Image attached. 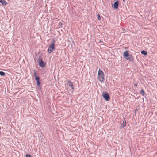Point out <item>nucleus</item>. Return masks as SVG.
<instances>
[{"mask_svg": "<svg viewBox=\"0 0 157 157\" xmlns=\"http://www.w3.org/2000/svg\"><path fill=\"white\" fill-rule=\"evenodd\" d=\"M123 56L127 60H128L130 61L133 60V58L131 55H130L128 53V51H127L123 53Z\"/></svg>", "mask_w": 157, "mask_h": 157, "instance_id": "obj_1", "label": "nucleus"}, {"mask_svg": "<svg viewBox=\"0 0 157 157\" xmlns=\"http://www.w3.org/2000/svg\"><path fill=\"white\" fill-rule=\"evenodd\" d=\"M98 78L100 82H102L104 80V74L103 71L99 69L98 72Z\"/></svg>", "mask_w": 157, "mask_h": 157, "instance_id": "obj_2", "label": "nucleus"}, {"mask_svg": "<svg viewBox=\"0 0 157 157\" xmlns=\"http://www.w3.org/2000/svg\"><path fill=\"white\" fill-rule=\"evenodd\" d=\"M55 49V40H53L52 43L51 44L48 48V52L49 53H51Z\"/></svg>", "mask_w": 157, "mask_h": 157, "instance_id": "obj_3", "label": "nucleus"}, {"mask_svg": "<svg viewBox=\"0 0 157 157\" xmlns=\"http://www.w3.org/2000/svg\"><path fill=\"white\" fill-rule=\"evenodd\" d=\"M38 62L40 66L44 67L46 65V63L42 61V58L41 57H39L38 59Z\"/></svg>", "mask_w": 157, "mask_h": 157, "instance_id": "obj_4", "label": "nucleus"}, {"mask_svg": "<svg viewBox=\"0 0 157 157\" xmlns=\"http://www.w3.org/2000/svg\"><path fill=\"white\" fill-rule=\"evenodd\" d=\"M102 95L103 97V98L106 101H108L109 100V94L108 93L106 92H103L102 93Z\"/></svg>", "mask_w": 157, "mask_h": 157, "instance_id": "obj_5", "label": "nucleus"}, {"mask_svg": "<svg viewBox=\"0 0 157 157\" xmlns=\"http://www.w3.org/2000/svg\"><path fill=\"white\" fill-rule=\"evenodd\" d=\"M67 82L68 86L70 87L72 89H74V87L73 86V83L71 82V80H68L67 81Z\"/></svg>", "mask_w": 157, "mask_h": 157, "instance_id": "obj_6", "label": "nucleus"}, {"mask_svg": "<svg viewBox=\"0 0 157 157\" xmlns=\"http://www.w3.org/2000/svg\"><path fill=\"white\" fill-rule=\"evenodd\" d=\"M119 2L118 1L115 2L113 4L114 8L115 9H117L118 7Z\"/></svg>", "mask_w": 157, "mask_h": 157, "instance_id": "obj_7", "label": "nucleus"}, {"mask_svg": "<svg viewBox=\"0 0 157 157\" xmlns=\"http://www.w3.org/2000/svg\"><path fill=\"white\" fill-rule=\"evenodd\" d=\"M0 3L3 5L6 6L7 4L5 0H0Z\"/></svg>", "mask_w": 157, "mask_h": 157, "instance_id": "obj_8", "label": "nucleus"}, {"mask_svg": "<svg viewBox=\"0 0 157 157\" xmlns=\"http://www.w3.org/2000/svg\"><path fill=\"white\" fill-rule=\"evenodd\" d=\"M126 122L125 121V122H124V121H123V123L121 124V126L120 127V128L121 129L123 128H124V127L126 126Z\"/></svg>", "mask_w": 157, "mask_h": 157, "instance_id": "obj_9", "label": "nucleus"}, {"mask_svg": "<svg viewBox=\"0 0 157 157\" xmlns=\"http://www.w3.org/2000/svg\"><path fill=\"white\" fill-rule=\"evenodd\" d=\"M33 72H34V76L35 77V78H36V77H38V75L37 74V73L36 72V71L35 70H33Z\"/></svg>", "mask_w": 157, "mask_h": 157, "instance_id": "obj_10", "label": "nucleus"}, {"mask_svg": "<svg viewBox=\"0 0 157 157\" xmlns=\"http://www.w3.org/2000/svg\"><path fill=\"white\" fill-rule=\"evenodd\" d=\"M141 53L144 55H146L147 54V52L145 50H142L141 51Z\"/></svg>", "mask_w": 157, "mask_h": 157, "instance_id": "obj_11", "label": "nucleus"}, {"mask_svg": "<svg viewBox=\"0 0 157 157\" xmlns=\"http://www.w3.org/2000/svg\"><path fill=\"white\" fill-rule=\"evenodd\" d=\"M140 93V94L142 95L143 96H144L145 94L144 91L143 89L141 90Z\"/></svg>", "mask_w": 157, "mask_h": 157, "instance_id": "obj_12", "label": "nucleus"}, {"mask_svg": "<svg viewBox=\"0 0 157 157\" xmlns=\"http://www.w3.org/2000/svg\"><path fill=\"white\" fill-rule=\"evenodd\" d=\"M5 75V73L4 72L2 71H0V75L2 76H3Z\"/></svg>", "mask_w": 157, "mask_h": 157, "instance_id": "obj_13", "label": "nucleus"}, {"mask_svg": "<svg viewBox=\"0 0 157 157\" xmlns=\"http://www.w3.org/2000/svg\"><path fill=\"white\" fill-rule=\"evenodd\" d=\"M35 80L37 82L39 81L40 80V78L39 76H38V77H36V78H35Z\"/></svg>", "mask_w": 157, "mask_h": 157, "instance_id": "obj_14", "label": "nucleus"}, {"mask_svg": "<svg viewBox=\"0 0 157 157\" xmlns=\"http://www.w3.org/2000/svg\"><path fill=\"white\" fill-rule=\"evenodd\" d=\"M97 18L99 20H101V17H100V16L99 15V14H97Z\"/></svg>", "mask_w": 157, "mask_h": 157, "instance_id": "obj_15", "label": "nucleus"}, {"mask_svg": "<svg viewBox=\"0 0 157 157\" xmlns=\"http://www.w3.org/2000/svg\"><path fill=\"white\" fill-rule=\"evenodd\" d=\"M41 82L39 81L37 82V85L38 86H40V85Z\"/></svg>", "mask_w": 157, "mask_h": 157, "instance_id": "obj_16", "label": "nucleus"}, {"mask_svg": "<svg viewBox=\"0 0 157 157\" xmlns=\"http://www.w3.org/2000/svg\"><path fill=\"white\" fill-rule=\"evenodd\" d=\"M134 86H135V87H136L137 86V84L136 83L135 84H134Z\"/></svg>", "mask_w": 157, "mask_h": 157, "instance_id": "obj_17", "label": "nucleus"}, {"mask_svg": "<svg viewBox=\"0 0 157 157\" xmlns=\"http://www.w3.org/2000/svg\"><path fill=\"white\" fill-rule=\"evenodd\" d=\"M122 29L123 31H124L125 30V29L124 28H122Z\"/></svg>", "mask_w": 157, "mask_h": 157, "instance_id": "obj_18", "label": "nucleus"}]
</instances>
